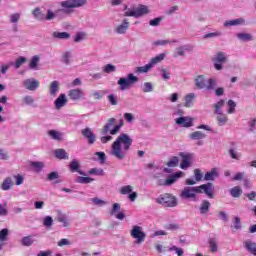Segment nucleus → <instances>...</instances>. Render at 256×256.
Returning a JSON list of instances; mask_svg holds the SVG:
<instances>
[{"mask_svg": "<svg viewBox=\"0 0 256 256\" xmlns=\"http://www.w3.org/2000/svg\"><path fill=\"white\" fill-rule=\"evenodd\" d=\"M133 145V139L128 134L121 133L111 145L110 155L123 161L127 157V151L131 149Z\"/></svg>", "mask_w": 256, "mask_h": 256, "instance_id": "nucleus-1", "label": "nucleus"}, {"mask_svg": "<svg viewBox=\"0 0 256 256\" xmlns=\"http://www.w3.org/2000/svg\"><path fill=\"white\" fill-rule=\"evenodd\" d=\"M155 203L162 205V207H177L179 205L177 197L170 193L161 194L155 199Z\"/></svg>", "mask_w": 256, "mask_h": 256, "instance_id": "nucleus-2", "label": "nucleus"}, {"mask_svg": "<svg viewBox=\"0 0 256 256\" xmlns=\"http://www.w3.org/2000/svg\"><path fill=\"white\" fill-rule=\"evenodd\" d=\"M138 81L139 78L134 76L133 73H130L127 77H122L118 80L119 89L120 91H127V89H131Z\"/></svg>", "mask_w": 256, "mask_h": 256, "instance_id": "nucleus-3", "label": "nucleus"}, {"mask_svg": "<svg viewBox=\"0 0 256 256\" xmlns=\"http://www.w3.org/2000/svg\"><path fill=\"white\" fill-rule=\"evenodd\" d=\"M116 119L110 118L107 120V123L102 128V135H107V133H110V135H117L119 131H121V127H123V123H120L118 125H115Z\"/></svg>", "mask_w": 256, "mask_h": 256, "instance_id": "nucleus-4", "label": "nucleus"}, {"mask_svg": "<svg viewBox=\"0 0 256 256\" xmlns=\"http://www.w3.org/2000/svg\"><path fill=\"white\" fill-rule=\"evenodd\" d=\"M149 13V8L146 5H139L138 7H131L125 13L124 17H143V15H147Z\"/></svg>", "mask_w": 256, "mask_h": 256, "instance_id": "nucleus-5", "label": "nucleus"}, {"mask_svg": "<svg viewBox=\"0 0 256 256\" xmlns=\"http://www.w3.org/2000/svg\"><path fill=\"white\" fill-rule=\"evenodd\" d=\"M71 13H75V10L62 8L53 12V10L48 9L46 15H44V21H53L55 17H63V15H71Z\"/></svg>", "mask_w": 256, "mask_h": 256, "instance_id": "nucleus-6", "label": "nucleus"}, {"mask_svg": "<svg viewBox=\"0 0 256 256\" xmlns=\"http://www.w3.org/2000/svg\"><path fill=\"white\" fill-rule=\"evenodd\" d=\"M130 235L133 239H136L134 241L135 245H141V243L145 242L147 237V234L143 232V227L137 225L133 226L132 230L130 231Z\"/></svg>", "mask_w": 256, "mask_h": 256, "instance_id": "nucleus-7", "label": "nucleus"}, {"mask_svg": "<svg viewBox=\"0 0 256 256\" xmlns=\"http://www.w3.org/2000/svg\"><path fill=\"white\" fill-rule=\"evenodd\" d=\"M87 5V0H65L60 3L63 9H77Z\"/></svg>", "mask_w": 256, "mask_h": 256, "instance_id": "nucleus-8", "label": "nucleus"}, {"mask_svg": "<svg viewBox=\"0 0 256 256\" xmlns=\"http://www.w3.org/2000/svg\"><path fill=\"white\" fill-rule=\"evenodd\" d=\"M197 193H199V188L197 186L194 187H185L181 193V199H193L194 201L197 199Z\"/></svg>", "mask_w": 256, "mask_h": 256, "instance_id": "nucleus-9", "label": "nucleus"}, {"mask_svg": "<svg viewBox=\"0 0 256 256\" xmlns=\"http://www.w3.org/2000/svg\"><path fill=\"white\" fill-rule=\"evenodd\" d=\"M198 187V193H205V195H207V197H209V199H214L215 197V187L213 186L212 183H206V184H202Z\"/></svg>", "mask_w": 256, "mask_h": 256, "instance_id": "nucleus-10", "label": "nucleus"}, {"mask_svg": "<svg viewBox=\"0 0 256 256\" xmlns=\"http://www.w3.org/2000/svg\"><path fill=\"white\" fill-rule=\"evenodd\" d=\"M214 61V67L216 71H221L223 69L222 63L227 62V57L225 56V53L223 52H218L217 56L213 58Z\"/></svg>", "mask_w": 256, "mask_h": 256, "instance_id": "nucleus-11", "label": "nucleus"}, {"mask_svg": "<svg viewBox=\"0 0 256 256\" xmlns=\"http://www.w3.org/2000/svg\"><path fill=\"white\" fill-rule=\"evenodd\" d=\"M110 215L114 216L119 221L125 219V213L121 212V205L119 203H114L112 209L110 210Z\"/></svg>", "mask_w": 256, "mask_h": 256, "instance_id": "nucleus-12", "label": "nucleus"}, {"mask_svg": "<svg viewBox=\"0 0 256 256\" xmlns=\"http://www.w3.org/2000/svg\"><path fill=\"white\" fill-rule=\"evenodd\" d=\"M179 156L182 158L180 169H184V170L189 169V167H191V154L180 152Z\"/></svg>", "mask_w": 256, "mask_h": 256, "instance_id": "nucleus-13", "label": "nucleus"}, {"mask_svg": "<svg viewBox=\"0 0 256 256\" xmlns=\"http://www.w3.org/2000/svg\"><path fill=\"white\" fill-rule=\"evenodd\" d=\"M40 83L34 78H29L23 81V86L25 89H28V91H35L39 87Z\"/></svg>", "mask_w": 256, "mask_h": 256, "instance_id": "nucleus-14", "label": "nucleus"}, {"mask_svg": "<svg viewBox=\"0 0 256 256\" xmlns=\"http://www.w3.org/2000/svg\"><path fill=\"white\" fill-rule=\"evenodd\" d=\"M68 97H70L72 101H79V99H83V97H85V92L80 88L72 89L68 92Z\"/></svg>", "mask_w": 256, "mask_h": 256, "instance_id": "nucleus-15", "label": "nucleus"}, {"mask_svg": "<svg viewBox=\"0 0 256 256\" xmlns=\"http://www.w3.org/2000/svg\"><path fill=\"white\" fill-rule=\"evenodd\" d=\"M175 122L176 125H180V127H193V118L191 117H179Z\"/></svg>", "mask_w": 256, "mask_h": 256, "instance_id": "nucleus-16", "label": "nucleus"}, {"mask_svg": "<svg viewBox=\"0 0 256 256\" xmlns=\"http://www.w3.org/2000/svg\"><path fill=\"white\" fill-rule=\"evenodd\" d=\"M81 134L83 135V137H85V139H88L89 145H93L95 143L96 136L93 131H91V128H85L81 130Z\"/></svg>", "mask_w": 256, "mask_h": 256, "instance_id": "nucleus-17", "label": "nucleus"}, {"mask_svg": "<svg viewBox=\"0 0 256 256\" xmlns=\"http://www.w3.org/2000/svg\"><path fill=\"white\" fill-rule=\"evenodd\" d=\"M205 137H207V134L201 131H195L190 134V139H192L193 141H198L197 145L199 146L203 145L202 140L205 139Z\"/></svg>", "mask_w": 256, "mask_h": 256, "instance_id": "nucleus-18", "label": "nucleus"}, {"mask_svg": "<svg viewBox=\"0 0 256 256\" xmlns=\"http://www.w3.org/2000/svg\"><path fill=\"white\" fill-rule=\"evenodd\" d=\"M55 109H61L67 105V96L65 94H60L59 97L55 100Z\"/></svg>", "mask_w": 256, "mask_h": 256, "instance_id": "nucleus-19", "label": "nucleus"}, {"mask_svg": "<svg viewBox=\"0 0 256 256\" xmlns=\"http://www.w3.org/2000/svg\"><path fill=\"white\" fill-rule=\"evenodd\" d=\"M127 29H129V22L127 19H124L123 23L118 25L115 31L118 33V35H125V33H127Z\"/></svg>", "mask_w": 256, "mask_h": 256, "instance_id": "nucleus-20", "label": "nucleus"}, {"mask_svg": "<svg viewBox=\"0 0 256 256\" xmlns=\"http://www.w3.org/2000/svg\"><path fill=\"white\" fill-rule=\"evenodd\" d=\"M219 177V172L217 171V168H212L211 171L206 172L204 175L205 181H215Z\"/></svg>", "mask_w": 256, "mask_h": 256, "instance_id": "nucleus-21", "label": "nucleus"}, {"mask_svg": "<svg viewBox=\"0 0 256 256\" xmlns=\"http://www.w3.org/2000/svg\"><path fill=\"white\" fill-rule=\"evenodd\" d=\"M197 89H205L207 87V79L203 75H199L195 79Z\"/></svg>", "mask_w": 256, "mask_h": 256, "instance_id": "nucleus-22", "label": "nucleus"}, {"mask_svg": "<svg viewBox=\"0 0 256 256\" xmlns=\"http://www.w3.org/2000/svg\"><path fill=\"white\" fill-rule=\"evenodd\" d=\"M183 175V172H177L172 176H168V178L165 180V187H170V185H173L179 177Z\"/></svg>", "mask_w": 256, "mask_h": 256, "instance_id": "nucleus-23", "label": "nucleus"}, {"mask_svg": "<svg viewBox=\"0 0 256 256\" xmlns=\"http://www.w3.org/2000/svg\"><path fill=\"white\" fill-rule=\"evenodd\" d=\"M244 247H246L247 251L251 253V255H256V243L252 240H246L244 242Z\"/></svg>", "mask_w": 256, "mask_h": 256, "instance_id": "nucleus-24", "label": "nucleus"}, {"mask_svg": "<svg viewBox=\"0 0 256 256\" xmlns=\"http://www.w3.org/2000/svg\"><path fill=\"white\" fill-rule=\"evenodd\" d=\"M195 93H189L184 96V107H193V101H195Z\"/></svg>", "mask_w": 256, "mask_h": 256, "instance_id": "nucleus-25", "label": "nucleus"}, {"mask_svg": "<svg viewBox=\"0 0 256 256\" xmlns=\"http://www.w3.org/2000/svg\"><path fill=\"white\" fill-rule=\"evenodd\" d=\"M13 185H15V183H13V179H11V177H7L1 184V189L2 191H9V189H11Z\"/></svg>", "mask_w": 256, "mask_h": 256, "instance_id": "nucleus-26", "label": "nucleus"}, {"mask_svg": "<svg viewBox=\"0 0 256 256\" xmlns=\"http://www.w3.org/2000/svg\"><path fill=\"white\" fill-rule=\"evenodd\" d=\"M54 155L56 157V159H69V154H67V151H65V149L60 148V149H56L54 151Z\"/></svg>", "mask_w": 256, "mask_h": 256, "instance_id": "nucleus-27", "label": "nucleus"}, {"mask_svg": "<svg viewBox=\"0 0 256 256\" xmlns=\"http://www.w3.org/2000/svg\"><path fill=\"white\" fill-rule=\"evenodd\" d=\"M245 23V19L238 18L234 20H228L224 23V27H233L235 25H243Z\"/></svg>", "mask_w": 256, "mask_h": 256, "instance_id": "nucleus-28", "label": "nucleus"}, {"mask_svg": "<svg viewBox=\"0 0 256 256\" xmlns=\"http://www.w3.org/2000/svg\"><path fill=\"white\" fill-rule=\"evenodd\" d=\"M32 15L37 19V21H45V13H43L39 7H36L32 11Z\"/></svg>", "mask_w": 256, "mask_h": 256, "instance_id": "nucleus-29", "label": "nucleus"}, {"mask_svg": "<svg viewBox=\"0 0 256 256\" xmlns=\"http://www.w3.org/2000/svg\"><path fill=\"white\" fill-rule=\"evenodd\" d=\"M48 135L51 139H54V141H63V134L57 130H50Z\"/></svg>", "mask_w": 256, "mask_h": 256, "instance_id": "nucleus-30", "label": "nucleus"}, {"mask_svg": "<svg viewBox=\"0 0 256 256\" xmlns=\"http://www.w3.org/2000/svg\"><path fill=\"white\" fill-rule=\"evenodd\" d=\"M70 171L72 173H79V175H85V173H83V171L79 170V161L77 160H72V162L70 163Z\"/></svg>", "mask_w": 256, "mask_h": 256, "instance_id": "nucleus-31", "label": "nucleus"}, {"mask_svg": "<svg viewBox=\"0 0 256 256\" xmlns=\"http://www.w3.org/2000/svg\"><path fill=\"white\" fill-rule=\"evenodd\" d=\"M210 207H211V202H209L208 200H203L200 206L201 215H206V213H209Z\"/></svg>", "mask_w": 256, "mask_h": 256, "instance_id": "nucleus-32", "label": "nucleus"}, {"mask_svg": "<svg viewBox=\"0 0 256 256\" xmlns=\"http://www.w3.org/2000/svg\"><path fill=\"white\" fill-rule=\"evenodd\" d=\"M57 91H59V81L55 80L50 84V95L57 97Z\"/></svg>", "mask_w": 256, "mask_h": 256, "instance_id": "nucleus-33", "label": "nucleus"}, {"mask_svg": "<svg viewBox=\"0 0 256 256\" xmlns=\"http://www.w3.org/2000/svg\"><path fill=\"white\" fill-rule=\"evenodd\" d=\"M52 37L54 39H71V34L69 32H53Z\"/></svg>", "mask_w": 256, "mask_h": 256, "instance_id": "nucleus-34", "label": "nucleus"}, {"mask_svg": "<svg viewBox=\"0 0 256 256\" xmlns=\"http://www.w3.org/2000/svg\"><path fill=\"white\" fill-rule=\"evenodd\" d=\"M206 83V91H215V88L217 87V80H215V78H210Z\"/></svg>", "mask_w": 256, "mask_h": 256, "instance_id": "nucleus-35", "label": "nucleus"}, {"mask_svg": "<svg viewBox=\"0 0 256 256\" xmlns=\"http://www.w3.org/2000/svg\"><path fill=\"white\" fill-rule=\"evenodd\" d=\"M163 59H165V53H161L159 55H157L156 57L152 58L149 62V64L151 65V67H155V65H157V63H161V61H163Z\"/></svg>", "mask_w": 256, "mask_h": 256, "instance_id": "nucleus-36", "label": "nucleus"}, {"mask_svg": "<svg viewBox=\"0 0 256 256\" xmlns=\"http://www.w3.org/2000/svg\"><path fill=\"white\" fill-rule=\"evenodd\" d=\"M228 153H229L231 159H234L235 161H240L241 160L242 155L236 149L230 148L228 150Z\"/></svg>", "mask_w": 256, "mask_h": 256, "instance_id": "nucleus-37", "label": "nucleus"}, {"mask_svg": "<svg viewBox=\"0 0 256 256\" xmlns=\"http://www.w3.org/2000/svg\"><path fill=\"white\" fill-rule=\"evenodd\" d=\"M152 66L150 63L146 64L145 66H140L135 68V73H149L151 71Z\"/></svg>", "mask_w": 256, "mask_h": 256, "instance_id": "nucleus-38", "label": "nucleus"}, {"mask_svg": "<svg viewBox=\"0 0 256 256\" xmlns=\"http://www.w3.org/2000/svg\"><path fill=\"white\" fill-rule=\"evenodd\" d=\"M236 37H238L240 41H244V42L253 41V35L249 33H238Z\"/></svg>", "mask_w": 256, "mask_h": 256, "instance_id": "nucleus-39", "label": "nucleus"}, {"mask_svg": "<svg viewBox=\"0 0 256 256\" xmlns=\"http://www.w3.org/2000/svg\"><path fill=\"white\" fill-rule=\"evenodd\" d=\"M94 179L91 177H83V176H78L76 178V183H81L82 185H87L89 183H93Z\"/></svg>", "mask_w": 256, "mask_h": 256, "instance_id": "nucleus-40", "label": "nucleus"}, {"mask_svg": "<svg viewBox=\"0 0 256 256\" xmlns=\"http://www.w3.org/2000/svg\"><path fill=\"white\" fill-rule=\"evenodd\" d=\"M222 107H225V100H220L214 105V113H216V115H221L223 112V110H221Z\"/></svg>", "mask_w": 256, "mask_h": 256, "instance_id": "nucleus-41", "label": "nucleus"}, {"mask_svg": "<svg viewBox=\"0 0 256 256\" xmlns=\"http://www.w3.org/2000/svg\"><path fill=\"white\" fill-rule=\"evenodd\" d=\"M217 121H218V125L220 127H223V125H225V123H227L228 118L227 115L223 114V112H220V114H217Z\"/></svg>", "mask_w": 256, "mask_h": 256, "instance_id": "nucleus-42", "label": "nucleus"}, {"mask_svg": "<svg viewBox=\"0 0 256 256\" xmlns=\"http://www.w3.org/2000/svg\"><path fill=\"white\" fill-rule=\"evenodd\" d=\"M30 165L35 169L37 173H41L43 171V168L45 167V164L43 162H31Z\"/></svg>", "mask_w": 256, "mask_h": 256, "instance_id": "nucleus-43", "label": "nucleus"}, {"mask_svg": "<svg viewBox=\"0 0 256 256\" xmlns=\"http://www.w3.org/2000/svg\"><path fill=\"white\" fill-rule=\"evenodd\" d=\"M208 243H209L210 251L212 253H217L218 251L217 240H215V238H210Z\"/></svg>", "mask_w": 256, "mask_h": 256, "instance_id": "nucleus-44", "label": "nucleus"}, {"mask_svg": "<svg viewBox=\"0 0 256 256\" xmlns=\"http://www.w3.org/2000/svg\"><path fill=\"white\" fill-rule=\"evenodd\" d=\"M243 193V190H241V187L235 186L230 190V195H232L235 198L241 197V194Z\"/></svg>", "mask_w": 256, "mask_h": 256, "instance_id": "nucleus-45", "label": "nucleus"}, {"mask_svg": "<svg viewBox=\"0 0 256 256\" xmlns=\"http://www.w3.org/2000/svg\"><path fill=\"white\" fill-rule=\"evenodd\" d=\"M102 71L103 73H115V71H117V67L113 64H106L103 66Z\"/></svg>", "mask_w": 256, "mask_h": 256, "instance_id": "nucleus-46", "label": "nucleus"}, {"mask_svg": "<svg viewBox=\"0 0 256 256\" xmlns=\"http://www.w3.org/2000/svg\"><path fill=\"white\" fill-rule=\"evenodd\" d=\"M33 238L31 236H25L22 238L21 243L24 247H31V244L33 243Z\"/></svg>", "mask_w": 256, "mask_h": 256, "instance_id": "nucleus-47", "label": "nucleus"}, {"mask_svg": "<svg viewBox=\"0 0 256 256\" xmlns=\"http://www.w3.org/2000/svg\"><path fill=\"white\" fill-rule=\"evenodd\" d=\"M37 65H39V56L35 55L32 57L30 63H29V68L30 69H37Z\"/></svg>", "mask_w": 256, "mask_h": 256, "instance_id": "nucleus-48", "label": "nucleus"}, {"mask_svg": "<svg viewBox=\"0 0 256 256\" xmlns=\"http://www.w3.org/2000/svg\"><path fill=\"white\" fill-rule=\"evenodd\" d=\"M232 228L236 231H240V229H243V226L241 225V218H239V216L234 217V226H232Z\"/></svg>", "mask_w": 256, "mask_h": 256, "instance_id": "nucleus-49", "label": "nucleus"}, {"mask_svg": "<svg viewBox=\"0 0 256 256\" xmlns=\"http://www.w3.org/2000/svg\"><path fill=\"white\" fill-rule=\"evenodd\" d=\"M120 193H121V195H129V193H133V186H131V185L123 186L120 189Z\"/></svg>", "mask_w": 256, "mask_h": 256, "instance_id": "nucleus-50", "label": "nucleus"}, {"mask_svg": "<svg viewBox=\"0 0 256 256\" xmlns=\"http://www.w3.org/2000/svg\"><path fill=\"white\" fill-rule=\"evenodd\" d=\"M44 227L51 229L53 227V218L51 216H46L43 220Z\"/></svg>", "mask_w": 256, "mask_h": 256, "instance_id": "nucleus-51", "label": "nucleus"}, {"mask_svg": "<svg viewBox=\"0 0 256 256\" xmlns=\"http://www.w3.org/2000/svg\"><path fill=\"white\" fill-rule=\"evenodd\" d=\"M179 165V158L177 156H173L170 158V160L167 162L168 167H177Z\"/></svg>", "mask_w": 256, "mask_h": 256, "instance_id": "nucleus-52", "label": "nucleus"}, {"mask_svg": "<svg viewBox=\"0 0 256 256\" xmlns=\"http://www.w3.org/2000/svg\"><path fill=\"white\" fill-rule=\"evenodd\" d=\"M178 40H158L154 43L156 46H163V45H169L171 43H178Z\"/></svg>", "mask_w": 256, "mask_h": 256, "instance_id": "nucleus-53", "label": "nucleus"}, {"mask_svg": "<svg viewBox=\"0 0 256 256\" xmlns=\"http://www.w3.org/2000/svg\"><path fill=\"white\" fill-rule=\"evenodd\" d=\"M19 19H21V14L19 13L10 15V23H13V25H17V23H19Z\"/></svg>", "mask_w": 256, "mask_h": 256, "instance_id": "nucleus-54", "label": "nucleus"}, {"mask_svg": "<svg viewBox=\"0 0 256 256\" xmlns=\"http://www.w3.org/2000/svg\"><path fill=\"white\" fill-rule=\"evenodd\" d=\"M89 175H98V176H102L105 175V172L103 171V169L99 168H92L88 171Z\"/></svg>", "mask_w": 256, "mask_h": 256, "instance_id": "nucleus-55", "label": "nucleus"}, {"mask_svg": "<svg viewBox=\"0 0 256 256\" xmlns=\"http://www.w3.org/2000/svg\"><path fill=\"white\" fill-rule=\"evenodd\" d=\"M7 237H9V229L4 228L0 231V241H7Z\"/></svg>", "mask_w": 256, "mask_h": 256, "instance_id": "nucleus-56", "label": "nucleus"}, {"mask_svg": "<svg viewBox=\"0 0 256 256\" xmlns=\"http://www.w3.org/2000/svg\"><path fill=\"white\" fill-rule=\"evenodd\" d=\"M142 91L143 93H151L153 91V84L151 82H145Z\"/></svg>", "mask_w": 256, "mask_h": 256, "instance_id": "nucleus-57", "label": "nucleus"}, {"mask_svg": "<svg viewBox=\"0 0 256 256\" xmlns=\"http://www.w3.org/2000/svg\"><path fill=\"white\" fill-rule=\"evenodd\" d=\"M23 63H27V58L20 56L18 59L15 61V69H19Z\"/></svg>", "mask_w": 256, "mask_h": 256, "instance_id": "nucleus-58", "label": "nucleus"}, {"mask_svg": "<svg viewBox=\"0 0 256 256\" xmlns=\"http://www.w3.org/2000/svg\"><path fill=\"white\" fill-rule=\"evenodd\" d=\"M185 48L183 46H179L176 48V52H174V57H184Z\"/></svg>", "mask_w": 256, "mask_h": 256, "instance_id": "nucleus-59", "label": "nucleus"}, {"mask_svg": "<svg viewBox=\"0 0 256 256\" xmlns=\"http://www.w3.org/2000/svg\"><path fill=\"white\" fill-rule=\"evenodd\" d=\"M8 214L7 202L0 204V217H5Z\"/></svg>", "mask_w": 256, "mask_h": 256, "instance_id": "nucleus-60", "label": "nucleus"}, {"mask_svg": "<svg viewBox=\"0 0 256 256\" xmlns=\"http://www.w3.org/2000/svg\"><path fill=\"white\" fill-rule=\"evenodd\" d=\"M71 52H65L62 56V62L65 63V65H69L71 63Z\"/></svg>", "mask_w": 256, "mask_h": 256, "instance_id": "nucleus-61", "label": "nucleus"}, {"mask_svg": "<svg viewBox=\"0 0 256 256\" xmlns=\"http://www.w3.org/2000/svg\"><path fill=\"white\" fill-rule=\"evenodd\" d=\"M228 113L231 114V113H235V108L237 107V104L235 103V101L233 100H229L228 101Z\"/></svg>", "mask_w": 256, "mask_h": 256, "instance_id": "nucleus-62", "label": "nucleus"}, {"mask_svg": "<svg viewBox=\"0 0 256 256\" xmlns=\"http://www.w3.org/2000/svg\"><path fill=\"white\" fill-rule=\"evenodd\" d=\"M108 101L110 103V105H117L119 103V100H117V96H115L114 94H110L108 95Z\"/></svg>", "mask_w": 256, "mask_h": 256, "instance_id": "nucleus-63", "label": "nucleus"}, {"mask_svg": "<svg viewBox=\"0 0 256 256\" xmlns=\"http://www.w3.org/2000/svg\"><path fill=\"white\" fill-rule=\"evenodd\" d=\"M57 220L59 221V223L63 224V227H69V221L67 220V217L60 215L58 216Z\"/></svg>", "mask_w": 256, "mask_h": 256, "instance_id": "nucleus-64", "label": "nucleus"}]
</instances>
